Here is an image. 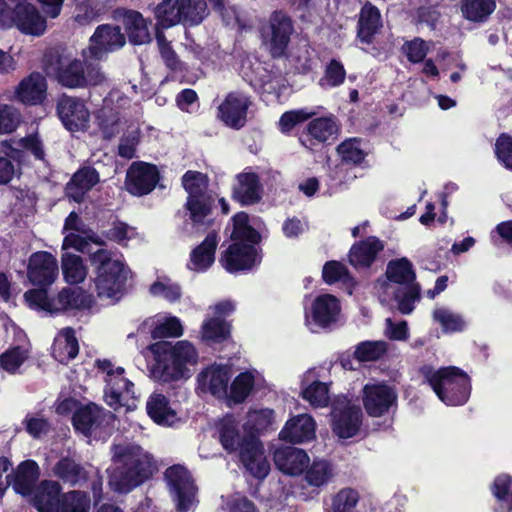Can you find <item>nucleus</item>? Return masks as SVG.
<instances>
[{
  "label": "nucleus",
  "mask_w": 512,
  "mask_h": 512,
  "mask_svg": "<svg viewBox=\"0 0 512 512\" xmlns=\"http://www.w3.org/2000/svg\"><path fill=\"white\" fill-rule=\"evenodd\" d=\"M159 52L165 65L173 71H182L185 69L184 63L179 59L176 52L172 49L169 42L162 33L156 35Z\"/></svg>",
  "instance_id": "obj_55"
},
{
  "label": "nucleus",
  "mask_w": 512,
  "mask_h": 512,
  "mask_svg": "<svg viewBox=\"0 0 512 512\" xmlns=\"http://www.w3.org/2000/svg\"><path fill=\"white\" fill-rule=\"evenodd\" d=\"M101 13L97 0H84L76 7L75 21L80 25H88L95 21Z\"/></svg>",
  "instance_id": "obj_59"
},
{
  "label": "nucleus",
  "mask_w": 512,
  "mask_h": 512,
  "mask_svg": "<svg viewBox=\"0 0 512 512\" xmlns=\"http://www.w3.org/2000/svg\"><path fill=\"white\" fill-rule=\"evenodd\" d=\"M150 292L152 295L162 297L170 302L178 300L181 296L179 286L171 283L170 280L155 282L151 285Z\"/></svg>",
  "instance_id": "obj_63"
},
{
  "label": "nucleus",
  "mask_w": 512,
  "mask_h": 512,
  "mask_svg": "<svg viewBox=\"0 0 512 512\" xmlns=\"http://www.w3.org/2000/svg\"><path fill=\"white\" fill-rule=\"evenodd\" d=\"M339 312V301L330 294L318 296L312 305L313 320L321 327H325L336 321Z\"/></svg>",
  "instance_id": "obj_33"
},
{
  "label": "nucleus",
  "mask_w": 512,
  "mask_h": 512,
  "mask_svg": "<svg viewBox=\"0 0 512 512\" xmlns=\"http://www.w3.org/2000/svg\"><path fill=\"white\" fill-rule=\"evenodd\" d=\"M381 27L379 10L371 4H366L361 9L358 22V37L364 43H371L374 34Z\"/></svg>",
  "instance_id": "obj_38"
},
{
  "label": "nucleus",
  "mask_w": 512,
  "mask_h": 512,
  "mask_svg": "<svg viewBox=\"0 0 512 512\" xmlns=\"http://www.w3.org/2000/svg\"><path fill=\"white\" fill-rule=\"evenodd\" d=\"M182 184L188 193L186 208L191 220L195 223H204L209 215L213 199L207 192L208 179L206 175L197 171H187L182 177Z\"/></svg>",
  "instance_id": "obj_10"
},
{
  "label": "nucleus",
  "mask_w": 512,
  "mask_h": 512,
  "mask_svg": "<svg viewBox=\"0 0 512 512\" xmlns=\"http://www.w3.org/2000/svg\"><path fill=\"white\" fill-rule=\"evenodd\" d=\"M250 105L251 100L245 93L230 92L218 106L217 117L227 127L238 130L247 122Z\"/></svg>",
  "instance_id": "obj_17"
},
{
  "label": "nucleus",
  "mask_w": 512,
  "mask_h": 512,
  "mask_svg": "<svg viewBox=\"0 0 512 512\" xmlns=\"http://www.w3.org/2000/svg\"><path fill=\"white\" fill-rule=\"evenodd\" d=\"M308 132L317 141L326 142L336 139L339 125L333 117H321L309 123Z\"/></svg>",
  "instance_id": "obj_45"
},
{
  "label": "nucleus",
  "mask_w": 512,
  "mask_h": 512,
  "mask_svg": "<svg viewBox=\"0 0 512 512\" xmlns=\"http://www.w3.org/2000/svg\"><path fill=\"white\" fill-rule=\"evenodd\" d=\"M496 9L495 0H462L463 17L471 22H484Z\"/></svg>",
  "instance_id": "obj_43"
},
{
  "label": "nucleus",
  "mask_w": 512,
  "mask_h": 512,
  "mask_svg": "<svg viewBox=\"0 0 512 512\" xmlns=\"http://www.w3.org/2000/svg\"><path fill=\"white\" fill-rule=\"evenodd\" d=\"M165 478L178 510L188 511L194 505L196 488L187 469L180 465L172 466L166 470Z\"/></svg>",
  "instance_id": "obj_15"
},
{
  "label": "nucleus",
  "mask_w": 512,
  "mask_h": 512,
  "mask_svg": "<svg viewBox=\"0 0 512 512\" xmlns=\"http://www.w3.org/2000/svg\"><path fill=\"white\" fill-rule=\"evenodd\" d=\"M146 408L149 416L157 424L172 426L178 421L177 412L163 394L153 393L147 401Z\"/></svg>",
  "instance_id": "obj_31"
},
{
  "label": "nucleus",
  "mask_w": 512,
  "mask_h": 512,
  "mask_svg": "<svg viewBox=\"0 0 512 512\" xmlns=\"http://www.w3.org/2000/svg\"><path fill=\"white\" fill-rule=\"evenodd\" d=\"M90 261L95 271V291L98 298L109 303L119 301L126 291V282L131 271L120 257L112 251L100 248L90 253Z\"/></svg>",
  "instance_id": "obj_3"
},
{
  "label": "nucleus",
  "mask_w": 512,
  "mask_h": 512,
  "mask_svg": "<svg viewBox=\"0 0 512 512\" xmlns=\"http://www.w3.org/2000/svg\"><path fill=\"white\" fill-rule=\"evenodd\" d=\"M231 369L227 365L213 364L203 369L197 376V389L218 399H226Z\"/></svg>",
  "instance_id": "obj_19"
},
{
  "label": "nucleus",
  "mask_w": 512,
  "mask_h": 512,
  "mask_svg": "<svg viewBox=\"0 0 512 512\" xmlns=\"http://www.w3.org/2000/svg\"><path fill=\"white\" fill-rule=\"evenodd\" d=\"M316 423L308 414L290 418L280 431V438L291 443H303L315 437Z\"/></svg>",
  "instance_id": "obj_24"
},
{
  "label": "nucleus",
  "mask_w": 512,
  "mask_h": 512,
  "mask_svg": "<svg viewBox=\"0 0 512 512\" xmlns=\"http://www.w3.org/2000/svg\"><path fill=\"white\" fill-rule=\"evenodd\" d=\"M159 181L156 166L145 162H133L126 173L125 187L129 193L142 196L150 193Z\"/></svg>",
  "instance_id": "obj_18"
},
{
  "label": "nucleus",
  "mask_w": 512,
  "mask_h": 512,
  "mask_svg": "<svg viewBox=\"0 0 512 512\" xmlns=\"http://www.w3.org/2000/svg\"><path fill=\"white\" fill-rule=\"evenodd\" d=\"M116 15L122 19L123 26L131 43L141 45L150 42L151 35L148 22L141 13L134 10L118 9Z\"/></svg>",
  "instance_id": "obj_25"
},
{
  "label": "nucleus",
  "mask_w": 512,
  "mask_h": 512,
  "mask_svg": "<svg viewBox=\"0 0 512 512\" xmlns=\"http://www.w3.org/2000/svg\"><path fill=\"white\" fill-rule=\"evenodd\" d=\"M387 350L384 341H365L360 343L355 350V357L359 361H374L379 359Z\"/></svg>",
  "instance_id": "obj_54"
},
{
  "label": "nucleus",
  "mask_w": 512,
  "mask_h": 512,
  "mask_svg": "<svg viewBox=\"0 0 512 512\" xmlns=\"http://www.w3.org/2000/svg\"><path fill=\"white\" fill-rule=\"evenodd\" d=\"M0 25L3 27L16 26L22 33L40 36L47 28L45 18L34 5L28 3L15 11L7 10L0 1Z\"/></svg>",
  "instance_id": "obj_12"
},
{
  "label": "nucleus",
  "mask_w": 512,
  "mask_h": 512,
  "mask_svg": "<svg viewBox=\"0 0 512 512\" xmlns=\"http://www.w3.org/2000/svg\"><path fill=\"white\" fill-rule=\"evenodd\" d=\"M218 245L216 234H209L204 241L196 247L190 256L189 269L197 272L205 271L214 262L215 250Z\"/></svg>",
  "instance_id": "obj_34"
},
{
  "label": "nucleus",
  "mask_w": 512,
  "mask_h": 512,
  "mask_svg": "<svg viewBox=\"0 0 512 512\" xmlns=\"http://www.w3.org/2000/svg\"><path fill=\"white\" fill-rule=\"evenodd\" d=\"M387 280H379L377 293L382 303L394 298L402 314H410L420 297V286L414 282L412 264L406 258L391 261L386 270Z\"/></svg>",
  "instance_id": "obj_2"
},
{
  "label": "nucleus",
  "mask_w": 512,
  "mask_h": 512,
  "mask_svg": "<svg viewBox=\"0 0 512 512\" xmlns=\"http://www.w3.org/2000/svg\"><path fill=\"white\" fill-rule=\"evenodd\" d=\"M57 112L64 126L71 132L85 131L89 127V110L77 98L62 97L58 102Z\"/></svg>",
  "instance_id": "obj_20"
},
{
  "label": "nucleus",
  "mask_w": 512,
  "mask_h": 512,
  "mask_svg": "<svg viewBox=\"0 0 512 512\" xmlns=\"http://www.w3.org/2000/svg\"><path fill=\"white\" fill-rule=\"evenodd\" d=\"M421 373L437 397L447 405H462L470 395L468 375L455 366L434 369L424 366Z\"/></svg>",
  "instance_id": "obj_6"
},
{
  "label": "nucleus",
  "mask_w": 512,
  "mask_h": 512,
  "mask_svg": "<svg viewBox=\"0 0 512 512\" xmlns=\"http://www.w3.org/2000/svg\"><path fill=\"white\" fill-rule=\"evenodd\" d=\"M337 151L344 161L354 164L360 163L365 157L357 138L345 140L338 146Z\"/></svg>",
  "instance_id": "obj_60"
},
{
  "label": "nucleus",
  "mask_w": 512,
  "mask_h": 512,
  "mask_svg": "<svg viewBox=\"0 0 512 512\" xmlns=\"http://www.w3.org/2000/svg\"><path fill=\"white\" fill-rule=\"evenodd\" d=\"M125 43L126 38L120 27L100 25L91 36L89 47L83 50V57L86 60H101L107 53L120 49Z\"/></svg>",
  "instance_id": "obj_14"
},
{
  "label": "nucleus",
  "mask_w": 512,
  "mask_h": 512,
  "mask_svg": "<svg viewBox=\"0 0 512 512\" xmlns=\"http://www.w3.org/2000/svg\"><path fill=\"white\" fill-rule=\"evenodd\" d=\"M53 472L70 485H78L87 480V472L84 467L70 458L60 459L54 466Z\"/></svg>",
  "instance_id": "obj_42"
},
{
  "label": "nucleus",
  "mask_w": 512,
  "mask_h": 512,
  "mask_svg": "<svg viewBox=\"0 0 512 512\" xmlns=\"http://www.w3.org/2000/svg\"><path fill=\"white\" fill-rule=\"evenodd\" d=\"M309 462L308 454L299 448L283 447L274 452L276 467L287 475L298 476L303 474Z\"/></svg>",
  "instance_id": "obj_23"
},
{
  "label": "nucleus",
  "mask_w": 512,
  "mask_h": 512,
  "mask_svg": "<svg viewBox=\"0 0 512 512\" xmlns=\"http://www.w3.org/2000/svg\"><path fill=\"white\" fill-rule=\"evenodd\" d=\"M92 303L91 296L80 288H64L53 301L54 312L66 309L89 308Z\"/></svg>",
  "instance_id": "obj_39"
},
{
  "label": "nucleus",
  "mask_w": 512,
  "mask_h": 512,
  "mask_svg": "<svg viewBox=\"0 0 512 512\" xmlns=\"http://www.w3.org/2000/svg\"><path fill=\"white\" fill-rule=\"evenodd\" d=\"M219 437L223 448L228 452L240 450V459L245 468L256 478H265L270 470L261 442L254 436L241 438L237 423L231 417L222 420Z\"/></svg>",
  "instance_id": "obj_4"
},
{
  "label": "nucleus",
  "mask_w": 512,
  "mask_h": 512,
  "mask_svg": "<svg viewBox=\"0 0 512 512\" xmlns=\"http://www.w3.org/2000/svg\"><path fill=\"white\" fill-rule=\"evenodd\" d=\"M183 334V326L177 317H168L159 323L152 331L154 339L164 337H179Z\"/></svg>",
  "instance_id": "obj_61"
},
{
  "label": "nucleus",
  "mask_w": 512,
  "mask_h": 512,
  "mask_svg": "<svg viewBox=\"0 0 512 512\" xmlns=\"http://www.w3.org/2000/svg\"><path fill=\"white\" fill-rule=\"evenodd\" d=\"M495 152L497 158L507 168L512 169V138L502 134L496 141Z\"/></svg>",
  "instance_id": "obj_64"
},
{
  "label": "nucleus",
  "mask_w": 512,
  "mask_h": 512,
  "mask_svg": "<svg viewBox=\"0 0 512 512\" xmlns=\"http://www.w3.org/2000/svg\"><path fill=\"white\" fill-rule=\"evenodd\" d=\"M315 115L314 111L298 109L285 112L279 120V128L283 133L291 131L297 124L306 121Z\"/></svg>",
  "instance_id": "obj_62"
},
{
  "label": "nucleus",
  "mask_w": 512,
  "mask_h": 512,
  "mask_svg": "<svg viewBox=\"0 0 512 512\" xmlns=\"http://www.w3.org/2000/svg\"><path fill=\"white\" fill-rule=\"evenodd\" d=\"M304 480L310 487L320 488L328 484L334 476L332 464L323 459L309 462L304 470Z\"/></svg>",
  "instance_id": "obj_41"
},
{
  "label": "nucleus",
  "mask_w": 512,
  "mask_h": 512,
  "mask_svg": "<svg viewBox=\"0 0 512 512\" xmlns=\"http://www.w3.org/2000/svg\"><path fill=\"white\" fill-rule=\"evenodd\" d=\"M61 486L56 481L45 480L37 487L33 503L39 512H56L61 501Z\"/></svg>",
  "instance_id": "obj_30"
},
{
  "label": "nucleus",
  "mask_w": 512,
  "mask_h": 512,
  "mask_svg": "<svg viewBox=\"0 0 512 512\" xmlns=\"http://www.w3.org/2000/svg\"><path fill=\"white\" fill-rule=\"evenodd\" d=\"M153 472L152 459L140 446L116 444L108 469L109 485L117 492H128L146 481Z\"/></svg>",
  "instance_id": "obj_1"
},
{
  "label": "nucleus",
  "mask_w": 512,
  "mask_h": 512,
  "mask_svg": "<svg viewBox=\"0 0 512 512\" xmlns=\"http://www.w3.org/2000/svg\"><path fill=\"white\" fill-rule=\"evenodd\" d=\"M90 498L81 491H70L61 496L56 512H89Z\"/></svg>",
  "instance_id": "obj_47"
},
{
  "label": "nucleus",
  "mask_w": 512,
  "mask_h": 512,
  "mask_svg": "<svg viewBox=\"0 0 512 512\" xmlns=\"http://www.w3.org/2000/svg\"><path fill=\"white\" fill-rule=\"evenodd\" d=\"M235 311V304L224 300L209 306L205 319L200 327V337L208 343H221L229 338L231 327L225 317Z\"/></svg>",
  "instance_id": "obj_11"
},
{
  "label": "nucleus",
  "mask_w": 512,
  "mask_h": 512,
  "mask_svg": "<svg viewBox=\"0 0 512 512\" xmlns=\"http://www.w3.org/2000/svg\"><path fill=\"white\" fill-rule=\"evenodd\" d=\"M362 411L346 397H338L332 409V430L342 439L355 436L361 426Z\"/></svg>",
  "instance_id": "obj_13"
},
{
  "label": "nucleus",
  "mask_w": 512,
  "mask_h": 512,
  "mask_svg": "<svg viewBox=\"0 0 512 512\" xmlns=\"http://www.w3.org/2000/svg\"><path fill=\"white\" fill-rule=\"evenodd\" d=\"M99 182V175L94 168L85 167L78 170L66 185V195L75 202H81L84 196Z\"/></svg>",
  "instance_id": "obj_28"
},
{
  "label": "nucleus",
  "mask_w": 512,
  "mask_h": 512,
  "mask_svg": "<svg viewBox=\"0 0 512 512\" xmlns=\"http://www.w3.org/2000/svg\"><path fill=\"white\" fill-rule=\"evenodd\" d=\"M21 122V114L17 108L8 104H0V133L8 134L16 130Z\"/></svg>",
  "instance_id": "obj_56"
},
{
  "label": "nucleus",
  "mask_w": 512,
  "mask_h": 512,
  "mask_svg": "<svg viewBox=\"0 0 512 512\" xmlns=\"http://www.w3.org/2000/svg\"><path fill=\"white\" fill-rule=\"evenodd\" d=\"M62 272L66 282L78 284L86 279L88 268L79 255L65 253L62 256Z\"/></svg>",
  "instance_id": "obj_44"
},
{
  "label": "nucleus",
  "mask_w": 512,
  "mask_h": 512,
  "mask_svg": "<svg viewBox=\"0 0 512 512\" xmlns=\"http://www.w3.org/2000/svg\"><path fill=\"white\" fill-rule=\"evenodd\" d=\"M96 365L103 373L105 386V399L107 404L117 410L126 407L132 410L136 407L134 384L124 375L123 367L115 366L109 360H97Z\"/></svg>",
  "instance_id": "obj_8"
},
{
  "label": "nucleus",
  "mask_w": 512,
  "mask_h": 512,
  "mask_svg": "<svg viewBox=\"0 0 512 512\" xmlns=\"http://www.w3.org/2000/svg\"><path fill=\"white\" fill-rule=\"evenodd\" d=\"M346 78V71L341 62L333 59L325 67L319 85L323 89H331L340 86Z\"/></svg>",
  "instance_id": "obj_51"
},
{
  "label": "nucleus",
  "mask_w": 512,
  "mask_h": 512,
  "mask_svg": "<svg viewBox=\"0 0 512 512\" xmlns=\"http://www.w3.org/2000/svg\"><path fill=\"white\" fill-rule=\"evenodd\" d=\"M433 319L441 325L445 332H458L465 327L463 317L445 307L436 308L433 311Z\"/></svg>",
  "instance_id": "obj_48"
},
{
  "label": "nucleus",
  "mask_w": 512,
  "mask_h": 512,
  "mask_svg": "<svg viewBox=\"0 0 512 512\" xmlns=\"http://www.w3.org/2000/svg\"><path fill=\"white\" fill-rule=\"evenodd\" d=\"M57 81L67 88H84L101 85L106 81L105 74L98 65H84L76 58H60L55 72Z\"/></svg>",
  "instance_id": "obj_9"
},
{
  "label": "nucleus",
  "mask_w": 512,
  "mask_h": 512,
  "mask_svg": "<svg viewBox=\"0 0 512 512\" xmlns=\"http://www.w3.org/2000/svg\"><path fill=\"white\" fill-rule=\"evenodd\" d=\"M153 375L159 381L166 383L189 377V370L184 369V366L177 362L176 357L168 349L159 356L153 368Z\"/></svg>",
  "instance_id": "obj_29"
},
{
  "label": "nucleus",
  "mask_w": 512,
  "mask_h": 512,
  "mask_svg": "<svg viewBox=\"0 0 512 512\" xmlns=\"http://www.w3.org/2000/svg\"><path fill=\"white\" fill-rule=\"evenodd\" d=\"M87 240L102 246L104 244L103 239L96 233L86 228V234L69 233L65 236L63 241V248L73 247L79 251H86Z\"/></svg>",
  "instance_id": "obj_57"
},
{
  "label": "nucleus",
  "mask_w": 512,
  "mask_h": 512,
  "mask_svg": "<svg viewBox=\"0 0 512 512\" xmlns=\"http://www.w3.org/2000/svg\"><path fill=\"white\" fill-rule=\"evenodd\" d=\"M105 416L100 407L95 404H88L76 409L72 420L75 429L87 436L101 425Z\"/></svg>",
  "instance_id": "obj_32"
},
{
  "label": "nucleus",
  "mask_w": 512,
  "mask_h": 512,
  "mask_svg": "<svg viewBox=\"0 0 512 512\" xmlns=\"http://www.w3.org/2000/svg\"><path fill=\"white\" fill-rule=\"evenodd\" d=\"M293 27L291 20L281 12H274L270 17L269 25L263 29V42L273 57L284 54L288 45Z\"/></svg>",
  "instance_id": "obj_16"
},
{
  "label": "nucleus",
  "mask_w": 512,
  "mask_h": 512,
  "mask_svg": "<svg viewBox=\"0 0 512 512\" xmlns=\"http://www.w3.org/2000/svg\"><path fill=\"white\" fill-rule=\"evenodd\" d=\"M233 195L243 205L256 203L260 199V184L257 175L254 173L239 174Z\"/></svg>",
  "instance_id": "obj_37"
},
{
  "label": "nucleus",
  "mask_w": 512,
  "mask_h": 512,
  "mask_svg": "<svg viewBox=\"0 0 512 512\" xmlns=\"http://www.w3.org/2000/svg\"><path fill=\"white\" fill-rule=\"evenodd\" d=\"M29 357L27 346H15L0 356V366L9 373H15Z\"/></svg>",
  "instance_id": "obj_50"
},
{
  "label": "nucleus",
  "mask_w": 512,
  "mask_h": 512,
  "mask_svg": "<svg viewBox=\"0 0 512 512\" xmlns=\"http://www.w3.org/2000/svg\"><path fill=\"white\" fill-rule=\"evenodd\" d=\"M396 399L395 391L385 384H367L363 388V405L370 416L384 415L396 402Z\"/></svg>",
  "instance_id": "obj_21"
},
{
  "label": "nucleus",
  "mask_w": 512,
  "mask_h": 512,
  "mask_svg": "<svg viewBox=\"0 0 512 512\" xmlns=\"http://www.w3.org/2000/svg\"><path fill=\"white\" fill-rule=\"evenodd\" d=\"M231 239L234 243L229 246L221 259L227 271L247 270L259 262L255 245L259 242L260 235L248 225L246 213L240 212L233 217Z\"/></svg>",
  "instance_id": "obj_5"
},
{
  "label": "nucleus",
  "mask_w": 512,
  "mask_h": 512,
  "mask_svg": "<svg viewBox=\"0 0 512 512\" xmlns=\"http://www.w3.org/2000/svg\"><path fill=\"white\" fill-rule=\"evenodd\" d=\"M27 274L34 285H51L58 276L56 258L45 251L32 254L29 258Z\"/></svg>",
  "instance_id": "obj_22"
},
{
  "label": "nucleus",
  "mask_w": 512,
  "mask_h": 512,
  "mask_svg": "<svg viewBox=\"0 0 512 512\" xmlns=\"http://www.w3.org/2000/svg\"><path fill=\"white\" fill-rule=\"evenodd\" d=\"M47 83L40 73H31L15 89L16 99L28 105H37L46 97Z\"/></svg>",
  "instance_id": "obj_26"
},
{
  "label": "nucleus",
  "mask_w": 512,
  "mask_h": 512,
  "mask_svg": "<svg viewBox=\"0 0 512 512\" xmlns=\"http://www.w3.org/2000/svg\"><path fill=\"white\" fill-rule=\"evenodd\" d=\"M258 372L256 370L240 373L232 381L229 392L227 391L226 401L228 406L243 403L253 390Z\"/></svg>",
  "instance_id": "obj_35"
},
{
  "label": "nucleus",
  "mask_w": 512,
  "mask_h": 512,
  "mask_svg": "<svg viewBox=\"0 0 512 512\" xmlns=\"http://www.w3.org/2000/svg\"><path fill=\"white\" fill-rule=\"evenodd\" d=\"M78 352L79 346L74 331L71 328L62 329L54 340L53 357L60 363H68Z\"/></svg>",
  "instance_id": "obj_36"
},
{
  "label": "nucleus",
  "mask_w": 512,
  "mask_h": 512,
  "mask_svg": "<svg viewBox=\"0 0 512 512\" xmlns=\"http://www.w3.org/2000/svg\"><path fill=\"white\" fill-rule=\"evenodd\" d=\"M208 13L205 0H162L155 10L158 23L163 28L177 24L196 26Z\"/></svg>",
  "instance_id": "obj_7"
},
{
  "label": "nucleus",
  "mask_w": 512,
  "mask_h": 512,
  "mask_svg": "<svg viewBox=\"0 0 512 512\" xmlns=\"http://www.w3.org/2000/svg\"><path fill=\"white\" fill-rule=\"evenodd\" d=\"M359 499L358 491L343 488L331 497V504L326 512H355Z\"/></svg>",
  "instance_id": "obj_46"
},
{
  "label": "nucleus",
  "mask_w": 512,
  "mask_h": 512,
  "mask_svg": "<svg viewBox=\"0 0 512 512\" xmlns=\"http://www.w3.org/2000/svg\"><path fill=\"white\" fill-rule=\"evenodd\" d=\"M384 248L383 243L376 237H368L355 243L349 251V262L355 268H367Z\"/></svg>",
  "instance_id": "obj_27"
},
{
  "label": "nucleus",
  "mask_w": 512,
  "mask_h": 512,
  "mask_svg": "<svg viewBox=\"0 0 512 512\" xmlns=\"http://www.w3.org/2000/svg\"><path fill=\"white\" fill-rule=\"evenodd\" d=\"M97 120L98 125L106 138H111L119 133L122 123L118 113L114 112L112 109H109L108 107L101 109L97 116Z\"/></svg>",
  "instance_id": "obj_53"
},
{
  "label": "nucleus",
  "mask_w": 512,
  "mask_h": 512,
  "mask_svg": "<svg viewBox=\"0 0 512 512\" xmlns=\"http://www.w3.org/2000/svg\"><path fill=\"white\" fill-rule=\"evenodd\" d=\"M274 423V412L271 409H254L247 414L244 427L250 432H262Z\"/></svg>",
  "instance_id": "obj_49"
},
{
  "label": "nucleus",
  "mask_w": 512,
  "mask_h": 512,
  "mask_svg": "<svg viewBox=\"0 0 512 512\" xmlns=\"http://www.w3.org/2000/svg\"><path fill=\"white\" fill-rule=\"evenodd\" d=\"M302 396L315 408L326 407L330 401L329 388L320 381H314L304 388Z\"/></svg>",
  "instance_id": "obj_52"
},
{
  "label": "nucleus",
  "mask_w": 512,
  "mask_h": 512,
  "mask_svg": "<svg viewBox=\"0 0 512 512\" xmlns=\"http://www.w3.org/2000/svg\"><path fill=\"white\" fill-rule=\"evenodd\" d=\"M39 477V468L36 462L27 460L22 462L15 473L13 487L22 495H29Z\"/></svg>",
  "instance_id": "obj_40"
},
{
  "label": "nucleus",
  "mask_w": 512,
  "mask_h": 512,
  "mask_svg": "<svg viewBox=\"0 0 512 512\" xmlns=\"http://www.w3.org/2000/svg\"><path fill=\"white\" fill-rule=\"evenodd\" d=\"M176 357L177 362L188 369V365H195L198 360V354L195 347L188 341H179L174 346L169 348Z\"/></svg>",
  "instance_id": "obj_58"
}]
</instances>
